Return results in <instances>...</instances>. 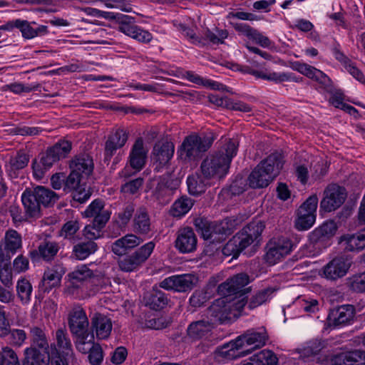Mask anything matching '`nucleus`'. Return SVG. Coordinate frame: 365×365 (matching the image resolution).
I'll return each mask as SVG.
<instances>
[{"label":"nucleus","mask_w":365,"mask_h":365,"mask_svg":"<svg viewBox=\"0 0 365 365\" xmlns=\"http://www.w3.org/2000/svg\"><path fill=\"white\" fill-rule=\"evenodd\" d=\"M22 247L21 235L14 230L6 231L4 242L0 243V257L10 259Z\"/></svg>","instance_id":"17"},{"label":"nucleus","mask_w":365,"mask_h":365,"mask_svg":"<svg viewBox=\"0 0 365 365\" xmlns=\"http://www.w3.org/2000/svg\"><path fill=\"white\" fill-rule=\"evenodd\" d=\"M197 237L191 227L180 228L175 242L176 249L181 253H190L197 248Z\"/></svg>","instance_id":"18"},{"label":"nucleus","mask_w":365,"mask_h":365,"mask_svg":"<svg viewBox=\"0 0 365 365\" xmlns=\"http://www.w3.org/2000/svg\"><path fill=\"white\" fill-rule=\"evenodd\" d=\"M32 285L26 278H21L16 283V295L22 304H29L32 295Z\"/></svg>","instance_id":"48"},{"label":"nucleus","mask_w":365,"mask_h":365,"mask_svg":"<svg viewBox=\"0 0 365 365\" xmlns=\"http://www.w3.org/2000/svg\"><path fill=\"white\" fill-rule=\"evenodd\" d=\"M195 225L201 230L202 237L212 242H222L232 233V229L227 221L208 223L202 219H197L195 221Z\"/></svg>","instance_id":"6"},{"label":"nucleus","mask_w":365,"mask_h":365,"mask_svg":"<svg viewBox=\"0 0 365 365\" xmlns=\"http://www.w3.org/2000/svg\"><path fill=\"white\" fill-rule=\"evenodd\" d=\"M197 282V278L195 275L191 274H185L173 275L164 279L160 283V287L167 290L185 292L191 290Z\"/></svg>","instance_id":"12"},{"label":"nucleus","mask_w":365,"mask_h":365,"mask_svg":"<svg viewBox=\"0 0 365 365\" xmlns=\"http://www.w3.org/2000/svg\"><path fill=\"white\" fill-rule=\"evenodd\" d=\"M339 243L349 252H359L365 248V236L360 230L354 234H346L339 239Z\"/></svg>","instance_id":"33"},{"label":"nucleus","mask_w":365,"mask_h":365,"mask_svg":"<svg viewBox=\"0 0 365 365\" xmlns=\"http://www.w3.org/2000/svg\"><path fill=\"white\" fill-rule=\"evenodd\" d=\"M250 277L246 273H239L227 279L217 287L220 295H232L250 283Z\"/></svg>","instance_id":"20"},{"label":"nucleus","mask_w":365,"mask_h":365,"mask_svg":"<svg viewBox=\"0 0 365 365\" xmlns=\"http://www.w3.org/2000/svg\"><path fill=\"white\" fill-rule=\"evenodd\" d=\"M257 365H276L278 359L270 350H262L250 358Z\"/></svg>","instance_id":"54"},{"label":"nucleus","mask_w":365,"mask_h":365,"mask_svg":"<svg viewBox=\"0 0 365 365\" xmlns=\"http://www.w3.org/2000/svg\"><path fill=\"white\" fill-rule=\"evenodd\" d=\"M94 165L92 158L86 153L76 156L70 163V168L84 178H88L93 170Z\"/></svg>","instance_id":"34"},{"label":"nucleus","mask_w":365,"mask_h":365,"mask_svg":"<svg viewBox=\"0 0 365 365\" xmlns=\"http://www.w3.org/2000/svg\"><path fill=\"white\" fill-rule=\"evenodd\" d=\"M354 308L352 305L346 304L331 310L327 321L329 327H337L346 325L354 317Z\"/></svg>","instance_id":"21"},{"label":"nucleus","mask_w":365,"mask_h":365,"mask_svg":"<svg viewBox=\"0 0 365 365\" xmlns=\"http://www.w3.org/2000/svg\"><path fill=\"white\" fill-rule=\"evenodd\" d=\"M147 150L144 148L142 138H138L133 144L129 155V165H127L120 173V178H128L131 175L130 168L133 169V173L140 171L145 165Z\"/></svg>","instance_id":"10"},{"label":"nucleus","mask_w":365,"mask_h":365,"mask_svg":"<svg viewBox=\"0 0 365 365\" xmlns=\"http://www.w3.org/2000/svg\"><path fill=\"white\" fill-rule=\"evenodd\" d=\"M351 263V259L348 257H336L323 267V275L329 280H337L347 274Z\"/></svg>","instance_id":"13"},{"label":"nucleus","mask_w":365,"mask_h":365,"mask_svg":"<svg viewBox=\"0 0 365 365\" xmlns=\"http://www.w3.org/2000/svg\"><path fill=\"white\" fill-rule=\"evenodd\" d=\"M252 75L258 78L273 81L276 83L287 81L291 77L287 73L266 72V71H250Z\"/></svg>","instance_id":"53"},{"label":"nucleus","mask_w":365,"mask_h":365,"mask_svg":"<svg viewBox=\"0 0 365 365\" xmlns=\"http://www.w3.org/2000/svg\"><path fill=\"white\" fill-rule=\"evenodd\" d=\"M39 205L50 206L53 205L58 199V195L51 190L43 186H37L33 189Z\"/></svg>","instance_id":"46"},{"label":"nucleus","mask_w":365,"mask_h":365,"mask_svg":"<svg viewBox=\"0 0 365 365\" xmlns=\"http://www.w3.org/2000/svg\"><path fill=\"white\" fill-rule=\"evenodd\" d=\"M8 336V339L11 345L21 347L27 339V334L21 329H9V326L0 327V336L5 337Z\"/></svg>","instance_id":"40"},{"label":"nucleus","mask_w":365,"mask_h":365,"mask_svg":"<svg viewBox=\"0 0 365 365\" xmlns=\"http://www.w3.org/2000/svg\"><path fill=\"white\" fill-rule=\"evenodd\" d=\"M324 348V342L320 340L309 341L300 351V356L303 358H309L319 354Z\"/></svg>","instance_id":"58"},{"label":"nucleus","mask_w":365,"mask_h":365,"mask_svg":"<svg viewBox=\"0 0 365 365\" xmlns=\"http://www.w3.org/2000/svg\"><path fill=\"white\" fill-rule=\"evenodd\" d=\"M135 210V205L133 203L125 205L118 213V223L120 226L127 225L133 216Z\"/></svg>","instance_id":"61"},{"label":"nucleus","mask_w":365,"mask_h":365,"mask_svg":"<svg viewBox=\"0 0 365 365\" xmlns=\"http://www.w3.org/2000/svg\"><path fill=\"white\" fill-rule=\"evenodd\" d=\"M166 294L160 290L153 289L146 298V305L154 310H160L168 304Z\"/></svg>","instance_id":"47"},{"label":"nucleus","mask_w":365,"mask_h":365,"mask_svg":"<svg viewBox=\"0 0 365 365\" xmlns=\"http://www.w3.org/2000/svg\"><path fill=\"white\" fill-rule=\"evenodd\" d=\"M38 83L32 84L30 86H25L21 83H13L6 85L4 88L6 91L9 90L16 94H21L22 93H29L33 91H36L39 88Z\"/></svg>","instance_id":"63"},{"label":"nucleus","mask_w":365,"mask_h":365,"mask_svg":"<svg viewBox=\"0 0 365 365\" xmlns=\"http://www.w3.org/2000/svg\"><path fill=\"white\" fill-rule=\"evenodd\" d=\"M207 318L214 326L217 323H225L232 318L231 313L226 305V297L217 299L212 303L207 309Z\"/></svg>","instance_id":"22"},{"label":"nucleus","mask_w":365,"mask_h":365,"mask_svg":"<svg viewBox=\"0 0 365 365\" xmlns=\"http://www.w3.org/2000/svg\"><path fill=\"white\" fill-rule=\"evenodd\" d=\"M143 242V240L134 234H128L124 237L115 240L112 246L113 252L118 256H122L126 252L138 246Z\"/></svg>","instance_id":"30"},{"label":"nucleus","mask_w":365,"mask_h":365,"mask_svg":"<svg viewBox=\"0 0 365 365\" xmlns=\"http://www.w3.org/2000/svg\"><path fill=\"white\" fill-rule=\"evenodd\" d=\"M59 249L60 246L58 242L44 241L38 245L37 250L30 252V257L34 261H37L41 258L44 261L50 262L54 259Z\"/></svg>","instance_id":"28"},{"label":"nucleus","mask_w":365,"mask_h":365,"mask_svg":"<svg viewBox=\"0 0 365 365\" xmlns=\"http://www.w3.org/2000/svg\"><path fill=\"white\" fill-rule=\"evenodd\" d=\"M66 269L63 264L57 263L48 268L41 280V287L44 292H49L52 288L58 286Z\"/></svg>","instance_id":"24"},{"label":"nucleus","mask_w":365,"mask_h":365,"mask_svg":"<svg viewBox=\"0 0 365 365\" xmlns=\"http://www.w3.org/2000/svg\"><path fill=\"white\" fill-rule=\"evenodd\" d=\"M175 26L182 35H184L191 43L195 44L205 45L210 42L212 44L222 43L224 40L227 37V31L226 30H218L216 29L215 32H212L209 29L203 31L201 35H197L193 29L189 28L182 23H175Z\"/></svg>","instance_id":"5"},{"label":"nucleus","mask_w":365,"mask_h":365,"mask_svg":"<svg viewBox=\"0 0 365 365\" xmlns=\"http://www.w3.org/2000/svg\"><path fill=\"white\" fill-rule=\"evenodd\" d=\"M318 205L317 195H312L297 210L295 227L299 231L307 230L314 224Z\"/></svg>","instance_id":"7"},{"label":"nucleus","mask_w":365,"mask_h":365,"mask_svg":"<svg viewBox=\"0 0 365 365\" xmlns=\"http://www.w3.org/2000/svg\"><path fill=\"white\" fill-rule=\"evenodd\" d=\"M50 354L36 350L35 348H26L24 351L23 365H48Z\"/></svg>","instance_id":"38"},{"label":"nucleus","mask_w":365,"mask_h":365,"mask_svg":"<svg viewBox=\"0 0 365 365\" xmlns=\"http://www.w3.org/2000/svg\"><path fill=\"white\" fill-rule=\"evenodd\" d=\"M237 338V341L241 344L242 349L252 346V348L249 349L251 351V350L261 348L265 345L268 336L264 329L260 331L249 330Z\"/></svg>","instance_id":"26"},{"label":"nucleus","mask_w":365,"mask_h":365,"mask_svg":"<svg viewBox=\"0 0 365 365\" xmlns=\"http://www.w3.org/2000/svg\"><path fill=\"white\" fill-rule=\"evenodd\" d=\"M155 181L157 182V184L153 191V194L160 203L168 202L170 200L171 196L180 184V179L170 173L160 176L153 180V182H154Z\"/></svg>","instance_id":"9"},{"label":"nucleus","mask_w":365,"mask_h":365,"mask_svg":"<svg viewBox=\"0 0 365 365\" xmlns=\"http://www.w3.org/2000/svg\"><path fill=\"white\" fill-rule=\"evenodd\" d=\"M58 160V158L48 148L46 152L41 157L39 163H33L34 176L41 179L44 176L45 173Z\"/></svg>","instance_id":"36"},{"label":"nucleus","mask_w":365,"mask_h":365,"mask_svg":"<svg viewBox=\"0 0 365 365\" xmlns=\"http://www.w3.org/2000/svg\"><path fill=\"white\" fill-rule=\"evenodd\" d=\"M174 145L173 143L165 142L157 143L153 148V160L158 162L160 165H166L173 156Z\"/></svg>","instance_id":"39"},{"label":"nucleus","mask_w":365,"mask_h":365,"mask_svg":"<svg viewBox=\"0 0 365 365\" xmlns=\"http://www.w3.org/2000/svg\"><path fill=\"white\" fill-rule=\"evenodd\" d=\"M275 291V289L268 287L257 292L253 295L248 302V308L253 309L267 301L270 295Z\"/></svg>","instance_id":"56"},{"label":"nucleus","mask_w":365,"mask_h":365,"mask_svg":"<svg viewBox=\"0 0 365 365\" xmlns=\"http://www.w3.org/2000/svg\"><path fill=\"white\" fill-rule=\"evenodd\" d=\"M133 231L140 235H146L151 230V222L148 211L145 207L138 209L133 221Z\"/></svg>","instance_id":"35"},{"label":"nucleus","mask_w":365,"mask_h":365,"mask_svg":"<svg viewBox=\"0 0 365 365\" xmlns=\"http://www.w3.org/2000/svg\"><path fill=\"white\" fill-rule=\"evenodd\" d=\"M284 164L281 154L274 153L256 166L248 177L249 185L252 188L268 186L279 173Z\"/></svg>","instance_id":"2"},{"label":"nucleus","mask_w":365,"mask_h":365,"mask_svg":"<svg viewBox=\"0 0 365 365\" xmlns=\"http://www.w3.org/2000/svg\"><path fill=\"white\" fill-rule=\"evenodd\" d=\"M68 324L73 336L88 333L89 322L83 309L73 307L68 314Z\"/></svg>","instance_id":"15"},{"label":"nucleus","mask_w":365,"mask_h":365,"mask_svg":"<svg viewBox=\"0 0 365 365\" xmlns=\"http://www.w3.org/2000/svg\"><path fill=\"white\" fill-rule=\"evenodd\" d=\"M113 328L112 322L107 316L95 313L91 319V329L98 339H106L110 336Z\"/></svg>","instance_id":"19"},{"label":"nucleus","mask_w":365,"mask_h":365,"mask_svg":"<svg viewBox=\"0 0 365 365\" xmlns=\"http://www.w3.org/2000/svg\"><path fill=\"white\" fill-rule=\"evenodd\" d=\"M11 260L0 257V281L8 289L13 285V275L10 268Z\"/></svg>","instance_id":"52"},{"label":"nucleus","mask_w":365,"mask_h":365,"mask_svg":"<svg viewBox=\"0 0 365 365\" xmlns=\"http://www.w3.org/2000/svg\"><path fill=\"white\" fill-rule=\"evenodd\" d=\"M75 337V346L78 351L83 354H87L94 343V335L85 333L73 336Z\"/></svg>","instance_id":"51"},{"label":"nucleus","mask_w":365,"mask_h":365,"mask_svg":"<svg viewBox=\"0 0 365 365\" xmlns=\"http://www.w3.org/2000/svg\"><path fill=\"white\" fill-rule=\"evenodd\" d=\"M213 327L214 325L207 318L203 319L192 322L187 328V334L191 338L197 339L207 335Z\"/></svg>","instance_id":"41"},{"label":"nucleus","mask_w":365,"mask_h":365,"mask_svg":"<svg viewBox=\"0 0 365 365\" xmlns=\"http://www.w3.org/2000/svg\"><path fill=\"white\" fill-rule=\"evenodd\" d=\"M155 247V243L149 242L130 255L118 261L120 270L131 272L137 270L150 256Z\"/></svg>","instance_id":"8"},{"label":"nucleus","mask_w":365,"mask_h":365,"mask_svg":"<svg viewBox=\"0 0 365 365\" xmlns=\"http://www.w3.org/2000/svg\"><path fill=\"white\" fill-rule=\"evenodd\" d=\"M241 344L237 341V338L234 341L225 344L217 348L215 351V359L218 361H225L243 356L250 353L249 349L242 350Z\"/></svg>","instance_id":"16"},{"label":"nucleus","mask_w":365,"mask_h":365,"mask_svg":"<svg viewBox=\"0 0 365 365\" xmlns=\"http://www.w3.org/2000/svg\"><path fill=\"white\" fill-rule=\"evenodd\" d=\"M213 141V138L207 135H188L178 150L179 157L184 162L197 161L211 147Z\"/></svg>","instance_id":"4"},{"label":"nucleus","mask_w":365,"mask_h":365,"mask_svg":"<svg viewBox=\"0 0 365 365\" xmlns=\"http://www.w3.org/2000/svg\"><path fill=\"white\" fill-rule=\"evenodd\" d=\"M117 18L118 30L132 38L138 28V26L135 24V18L124 14H118Z\"/></svg>","instance_id":"49"},{"label":"nucleus","mask_w":365,"mask_h":365,"mask_svg":"<svg viewBox=\"0 0 365 365\" xmlns=\"http://www.w3.org/2000/svg\"><path fill=\"white\" fill-rule=\"evenodd\" d=\"M348 281L351 291L356 293L365 292V272L352 275Z\"/></svg>","instance_id":"59"},{"label":"nucleus","mask_w":365,"mask_h":365,"mask_svg":"<svg viewBox=\"0 0 365 365\" xmlns=\"http://www.w3.org/2000/svg\"><path fill=\"white\" fill-rule=\"evenodd\" d=\"M237 140H226L218 151L207 155L200 165L203 178L214 181L224 178L228 173L232 158L237 154Z\"/></svg>","instance_id":"1"},{"label":"nucleus","mask_w":365,"mask_h":365,"mask_svg":"<svg viewBox=\"0 0 365 365\" xmlns=\"http://www.w3.org/2000/svg\"><path fill=\"white\" fill-rule=\"evenodd\" d=\"M346 197L344 188L333 184L324 191V197L321 201V207L326 212L337 209L344 202Z\"/></svg>","instance_id":"14"},{"label":"nucleus","mask_w":365,"mask_h":365,"mask_svg":"<svg viewBox=\"0 0 365 365\" xmlns=\"http://www.w3.org/2000/svg\"><path fill=\"white\" fill-rule=\"evenodd\" d=\"M337 229L338 226L334 220H327L309 234V240L315 244L324 239H329L336 234Z\"/></svg>","instance_id":"31"},{"label":"nucleus","mask_w":365,"mask_h":365,"mask_svg":"<svg viewBox=\"0 0 365 365\" xmlns=\"http://www.w3.org/2000/svg\"><path fill=\"white\" fill-rule=\"evenodd\" d=\"M31 346L29 348H35L49 354V341L46 333V329L43 327L33 326L29 330Z\"/></svg>","instance_id":"27"},{"label":"nucleus","mask_w":365,"mask_h":365,"mask_svg":"<svg viewBox=\"0 0 365 365\" xmlns=\"http://www.w3.org/2000/svg\"><path fill=\"white\" fill-rule=\"evenodd\" d=\"M292 68L307 78L318 82L324 87L331 85V79L324 72L312 66L296 61L292 63Z\"/></svg>","instance_id":"23"},{"label":"nucleus","mask_w":365,"mask_h":365,"mask_svg":"<svg viewBox=\"0 0 365 365\" xmlns=\"http://www.w3.org/2000/svg\"><path fill=\"white\" fill-rule=\"evenodd\" d=\"M267 246L268 250L265 255V259L270 264H275L289 255L293 248L292 240L284 236L272 239Z\"/></svg>","instance_id":"11"},{"label":"nucleus","mask_w":365,"mask_h":365,"mask_svg":"<svg viewBox=\"0 0 365 365\" xmlns=\"http://www.w3.org/2000/svg\"><path fill=\"white\" fill-rule=\"evenodd\" d=\"M235 29L241 35L247 36L249 39L255 41L262 47H269L271 46V41L268 37L263 36L257 30L252 28L245 23H236L234 25Z\"/></svg>","instance_id":"32"},{"label":"nucleus","mask_w":365,"mask_h":365,"mask_svg":"<svg viewBox=\"0 0 365 365\" xmlns=\"http://www.w3.org/2000/svg\"><path fill=\"white\" fill-rule=\"evenodd\" d=\"M210 180H205L203 176L198 174L190 175L187 179V185L190 194L198 195L205 191Z\"/></svg>","instance_id":"44"},{"label":"nucleus","mask_w":365,"mask_h":365,"mask_svg":"<svg viewBox=\"0 0 365 365\" xmlns=\"http://www.w3.org/2000/svg\"><path fill=\"white\" fill-rule=\"evenodd\" d=\"M192 205V200L183 196L173 203L170 212L174 217H181L188 212Z\"/></svg>","instance_id":"50"},{"label":"nucleus","mask_w":365,"mask_h":365,"mask_svg":"<svg viewBox=\"0 0 365 365\" xmlns=\"http://www.w3.org/2000/svg\"><path fill=\"white\" fill-rule=\"evenodd\" d=\"M127 140L128 134L123 129H118L109 135L106 141L120 148L125 144Z\"/></svg>","instance_id":"64"},{"label":"nucleus","mask_w":365,"mask_h":365,"mask_svg":"<svg viewBox=\"0 0 365 365\" xmlns=\"http://www.w3.org/2000/svg\"><path fill=\"white\" fill-rule=\"evenodd\" d=\"M80 229L79 223L77 220H70L66 222L60 231V236L71 241L72 243L76 242L75 234Z\"/></svg>","instance_id":"57"},{"label":"nucleus","mask_w":365,"mask_h":365,"mask_svg":"<svg viewBox=\"0 0 365 365\" xmlns=\"http://www.w3.org/2000/svg\"><path fill=\"white\" fill-rule=\"evenodd\" d=\"M333 365H365V351L354 350L341 352L332 356Z\"/></svg>","instance_id":"29"},{"label":"nucleus","mask_w":365,"mask_h":365,"mask_svg":"<svg viewBox=\"0 0 365 365\" xmlns=\"http://www.w3.org/2000/svg\"><path fill=\"white\" fill-rule=\"evenodd\" d=\"M264 229V225L260 221L248 224L226 243L222 249L223 254L233 257L238 256L248 246L259 241Z\"/></svg>","instance_id":"3"},{"label":"nucleus","mask_w":365,"mask_h":365,"mask_svg":"<svg viewBox=\"0 0 365 365\" xmlns=\"http://www.w3.org/2000/svg\"><path fill=\"white\" fill-rule=\"evenodd\" d=\"M222 296V297H226V305L231 313V317H237L247 303L245 300V297H242V296L233 298H231V295Z\"/></svg>","instance_id":"55"},{"label":"nucleus","mask_w":365,"mask_h":365,"mask_svg":"<svg viewBox=\"0 0 365 365\" xmlns=\"http://www.w3.org/2000/svg\"><path fill=\"white\" fill-rule=\"evenodd\" d=\"M24 210L32 217L40 216L41 206L33 190H26L21 195Z\"/></svg>","instance_id":"37"},{"label":"nucleus","mask_w":365,"mask_h":365,"mask_svg":"<svg viewBox=\"0 0 365 365\" xmlns=\"http://www.w3.org/2000/svg\"><path fill=\"white\" fill-rule=\"evenodd\" d=\"M97 249L98 245L94 241H83L73 246L72 254L76 259L83 260L93 254Z\"/></svg>","instance_id":"43"},{"label":"nucleus","mask_w":365,"mask_h":365,"mask_svg":"<svg viewBox=\"0 0 365 365\" xmlns=\"http://www.w3.org/2000/svg\"><path fill=\"white\" fill-rule=\"evenodd\" d=\"M50 150L60 160L65 158L71 150V143L68 140H62L56 143L53 146L49 148Z\"/></svg>","instance_id":"60"},{"label":"nucleus","mask_w":365,"mask_h":365,"mask_svg":"<svg viewBox=\"0 0 365 365\" xmlns=\"http://www.w3.org/2000/svg\"><path fill=\"white\" fill-rule=\"evenodd\" d=\"M57 349L62 354L68 356L73 353L72 343L66 328H59L55 333Z\"/></svg>","instance_id":"42"},{"label":"nucleus","mask_w":365,"mask_h":365,"mask_svg":"<svg viewBox=\"0 0 365 365\" xmlns=\"http://www.w3.org/2000/svg\"><path fill=\"white\" fill-rule=\"evenodd\" d=\"M88 353V359L91 365H101L102 364L103 353L101 346L98 344H93Z\"/></svg>","instance_id":"62"},{"label":"nucleus","mask_w":365,"mask_h":365,"mask_svg":"<svg viewBox=\"0 0 365 365\" xmlns=\"http://www.w3.org/2000/svg\"><path fill=\"white\" fill-rule=\"evenodd\" d=\"M19 31L25 40L44 36L48 34V27L46 25L38 24L36 21H29L21 19L19 21Z\"/></svg>","instance_id":"25"},{"label":"nucleus","mask_w":365,"mask_h":365,"mask_svg":"<svg viewBox=\"0 0 365 365\" xmlns=\"http://www.w3.org/2000/svg\"><path fill=\"white\" fill-rule=\"evenodd\" d=\"M92 277H93V271L85 264L77 267L68 274L71 284L75 287H78L80 283L87 281Z\"/></svg>","instance_id":"45"}]
</instances>
